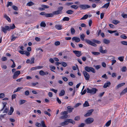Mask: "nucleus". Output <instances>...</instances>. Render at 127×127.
Wrapping results in <instances>:
<instances>
[{
	"label": "nucleus",
	"mask_w": 127,
	"mask_h": 127,
	"mask_svg": "<svg viewBox=\"0 0 127 127\" xmlns=\"http://www.w3.org/2000/svg\"><path fill=\"white\" fill-rule=\"evenodd\" d=\"M87 93H90L93 95L96 94L98 90L97 89L94 88H92L91 89L87 88Z\"/></svg>",
	"instance_id": "nucleus-1"
},
{
	"label": "nucleus",
	"mask_w": 127,
	"mask_h": 127,
	"mask_svg": "<svg viewBox=\"0 0 127 127\" xmlns=\"http://www.w3.org/2000/svg\"><path fill=\"white\" fill-rule=\"evenodd\" d=\"M68 113V112L67 111H64L63 112H62L60 113V115H62L60 117V119H65L67 118V114Z\"/></svg>",
	"instance_id": "nucleus-2"
},
{
	"label": "nucleus",
	"mask_w": 127,
	"mask_h": 127,
	"mask_svg": "<svg viewBox=\"0 0 127 127\" xmlns=\"http://www.w3.org/2000/svg\"><path fill=\"white\" fill-rule=\"evenodd\" d=\"M85 69L88 72L91 71L94 73H95V71L94 69L92 67L86 66L85 67Z\"/></svg>",
	"instance_id": "nucleus-3"
},
{
	"label": "nucleus",
	"mask_w": 127,
	"mask_h": 127,
	"mask_svg": "<svg viewBox=\"0 0 127 127\" xmlns=\"http://www.w3.org/2000/svg\"><path fill=\"white\" fill-rule=\"evenodd\" d=\"M94 119L92 118H89L85 120V121L87 124H89L92 123L94 121Z\"/></svg>",
	"instance_id": "nucleus-4"
},
{
	"label": "nucleus",
	"mask_w": 127,
	"mask_h": 127,
	"mask_svg": "<svg viewBox=\"0 0 127 127\" xmlns=\"http://www.w3.org/2000/svg\"><path fill=\"white\" fill-rule=\"evenodd\" d=\"M85 41L86 43L89 45L94 47H96L97 46L96 44H95L94 43L92 42L89 39H86L85 40Z\"/></svg>",
	"instance_id": "nucleus-5"
},
{
	"label": "nucleus",
	"mask_w": 127,
	"mask_h": 127,
	"mask_svg": "<svg viewBox=\"0 0 127 127\" xmlns=\"http://www.w3.org/2000/svg\"><path fill=\"white\" fill-rule=\"evenodd\" d=\"M36 126L38 127H46V126L45 125L44 123V121H42L41 122V124L39 123H36Z\"/></svg>",
	"instance_id": "nucleus-6"
},
{
	"label": "nucleus",
	"mask_w": 127,
	"mask_h": 127,
	"mask_svg": "<svg viewBox=\"0 0 127 127\" xmlns=\"http://www.w3.org/2000/svg\"><path fill=\"white\" fill-rule=\"evenodd\" d=\"M10 30V28L9 26H6L5 27H2L1 28V31L4 33H6L7 31H9Z\"/></svg>",
	"instance_id": "nucleus-7"
},
{
	"label": "nucleus",
	"mask_w": 127,
	"mask_h": 127,
	"mask_svg": "<svg viewBox=\"0 0 127 127\" xmlns=\"http://www.w3.org/2000/svg\"><path fill=\"white\" fill-rule=\"evenodd\" d=\"M79 7L81 9H86L90 7V6L88 5L81 4L79 5Z\"/></svg>",
	"instance_id": "nucleus-8"
},
{
	"label": "nucleus",
	"mask_w": 127,
	"mask_h": 127,
	"mask_svg": "<svg viewBox=\"0 0 127 127\" xmlns=\"http://www.w3.org/2000/svg\"><path fill=\"white\" fill-rule=\"evenodd\" d=\"M83 73L86 80H88L90 78V76L89 74L86 71H83Z\"/></svg>",
	"instance_id": "nucleus-9"
},
{
	"label": "nucleus",
	"mask_w": 127,
	"mask_h": 127,
	"mask_svg": "<svg viewBox=\"0 0 127 127\" xmlns=\"http://www.w3.org/2000/svg\"><path fill=\"white\" fill-rule=\"evenodd\" d=\"M73 52L75 54L76 56L78 57H79L82 55L81 53V52L79 51H73Z\"/></svg>",
	"instance_id": "nucleus-10"
},
{
	"label": "nucleus",
	"mask_w": 127,
	"mask_h": 127,
	"mask_svg": "<svg viewBox=\"0 0 127 127\" xmlns=\"http://www.w3.org/2000/svg\"><path fill=\"white\" fill-rule=\"evenodd\" d=\"M20 73V71L18 70L15 72L13 76V79H14L17 78Z\"/></svg>",
	"instance_id": "nucleus-11"
},
{
	"label": "nucleus",
	"mask_w": 127,
	"mask_h": 127,
	"mask_svg": "<svg viewBox=\"0 0 127 127\" xmlns=\"http://www.w3.org/2000/svg\"><path fill=\"white\" fill-rule=\"evenodd\" d=\"M94 110L93 109H91L89 110L87 113L84 115L85 117H87L90 116L91 115L92 112L94 111Z\"/></svg>",
	"instance_id": "nucleus-12"
},
{
	"label": "nucleus",
	"mask_w": 127,
	"mask_h": 127,
	"mask_svg": "<svg viewBox=\"0 0 127 127\" xmlns=\"http://www.w3.org/2000/svg\"><path fill=\"white\" fill-rule=\"evenodd\" d=\"M39 74L40 75L43 76L48 75V72L47 71L44 72L42 70H41L39 72Z\"/></svg>",
	"instance_id": "nucleus-13"
},
{
	"label": "nucleus",
	"mask_w": 127,
	"mask_h": 127,
	"mask_svg": "<svg viewBox=\"0 0 127 127\" xmlns=\"http://www.w3.org/2000/svg\"><path fill=\"white\" fill-rule=\"evenodd\" d=\"M72 41H75L76 42H79L80 41V39L79 37H74L72 38Z\"/></svg>",
	"instance_id": "nucleus-14"
},
{
	"label": "nucleus",
	"mask_w": 127,
	"mask_h": 127,
	"mask_svg": "<svg viewBox=\"0 0 127 127\" xmlns=\"http://www.w3.org/2000/svg\"><path fill=\"white\" fill-rule=\"evenodd\" d=\"M99 51L102 53H105L107 52V50H103V48L102 46H100L99 49Z\"/></svg>",
	"instance_id": "nucleus-15"
},
{
	"label": "nucleus",
	"mask_w": 127,
	"mask_h": 127,
	"mask_svg": "<svg viewBox=\"0 0 127 127\" xmlns=\"http://www.w3.org/2000/svg\"><path fill=\"white\" fill-rule=\"evenodd\" d=\"M68 124V122L67 119L61 123L60 124V125L62 126H64L67 125Z\"/></svg>",
	"instance_id": "nucleus-16"
},
{
	"label": "nucleus",
	"mask_w": 127,
	"mask_h": 127,
	"mask_svg": "<svg viewBox=\"0 0 127 127\" xmlns=\"http://www.w3.org/2000/svg\"><path fill=\"white\" fill-rule=\"evenodd\" d=\"M55 28L57 29L60 30L62 29V26L61 25H56L55 26Z\"/></svg>",
	"instance_id": "nucleus-17"
},
{
	"label": "nucleus",
	"mask_w": 127,
	"mask_h": 127,
	"mask_svg": "<svg viewBox=\"0 0 127 127\" xmlns=\"http://www.w3.org/2000/svg\"><path fill=\"white\" fill-rule=\"evenodd\" d=\"M111 85V83L109 81H108L107 82L105 83L103 86V87L104 88H106L109 86H110Z\"/></svg>",
	"instance_id": "nucleus-18"
},
{
	"label": "nucleus",
	"mask_w": 127,
	"mask_h": 127,
	"mask_svg": "<svg viewBox=\"0 0 127 127\" xmlns=\"http://www.w3.org/2000/svg\"><path fill=\"white\" fill-rule=\"evenodd\" d=\"M67 120L68 122V123H72L73 125H74L75 124V122L71 119H67Z\"/></svg>",
	"instance_id": "nucleus-19"
},
{
	"label": "nucleus",
	"mask_w": 127,
	"mask_h": 127,
	"mask_svg": "<svg viewBox=\"0 0 127 127\" xmlns=\"http://www.w3.org/2000/svg\"><path fill=\"white\" fill-rule=\"evenodd\" d=\"M110 3V2H109L105 4L101 8H105L107 9L109 6Z\"/></svg>",
	"instance_id": "nucleus-20"
},
{
	"label": "nucleus",
	"mask_w": 127,
	"mask_h": 127,
	"mask_svg": "<svg viewBox=\"0 0 127 127\" xmlns=\"http://www.w3.org/2000/svg\"><path fill=\"white\" fill-rule=\"evenodd\" d=\"M103 42L104 44H108L110 43V41L108 40L104 39L103 40Z\"/></svg>",
	"instance_id": "nucleus-21"
},
{
	"label": "nucleus",
	"mask_w": 127,
	"mask_h": 127,
	"mask_svg": "<svg viewBox=\"0 0 127 127\" xmlns=\"http://www.w3.org/2000/svg\"><path fill=\"white\" fill-rule=\"evenodd\" d=\"M65 93V91L64 90H62L61 91L60 93L59 94V95L60 96H64Z\"/></svg>",
	"instance_id": "nucleus-22"
},
{
	"label": "nucleus",
	"mask_w": 127,
	"mask_h": 127,
	"mask_svg": "<svg viewBox=\"0 0 127 127\" xmlns=\"http://www.w3.org/2000/svg\"><path fill=\"white\" fill-rule=\"evenodd\" d=\"M14 110V109L12 107H10V110L9 112L8 113V115H11L12 114Z\"/></svg>",
	"instance_id": "nucleus-23"
},
{
	"label": "nucleus",
	"mask_w": 127,
	"mask_h": 127,
	"mask_svg": "<svg viewBox=\"0 0 127 127\" xmlns=\"http://www.w3.org/2000/svg\"><path fill=\"white\" fill-rule=\"evenodd\" d=\"M127 92V87L120 94V95H121L125 94Z\"/></svg>",
	"instance_id": "nucleus-24"
},
{
	"label": "nucleus",
	"mask_w": 127,
	"mask_h": 127,
	"mask_svg": "<svg viewBox=\"0 0 127 127\" xmlns=\"http://www.w3.org/2000/svg\"><path fill=\"white\" fill-rule=\"evenodd\" d=\"M34 3L32 1H30L28 2L26 5L27 6H31L32 5H34Z\"/></svg>",
	"instance_id": "nucleus-25"
},
{
	"label": "nucleus",
	"mask_w": 127,
	"mask_h": 127,
	"mask_svg": "<svg viewBox=\"0 0 127 127\" xmlns=\"http://www.w3.org/2000/svg\"><path fill=\"white\" fill-rule=\"evenodd\" d=\"M125 84V83H123L119 84L116 87V89H118L119 88L121 87L124 86Z\"/></svg>",
	"instance_id": "nucleus-26"
},
{
	"label": "nucleus",
	"mask_w": 127,
	"mask_h": 127,
	"mask_svg": "<svg viewBox=\"0 0 127 127\" xmlns=\"http://www.w3.org/2000/svg\"><path fill=\"white\" fill-rule=\"evenodd\" d=\"M4 17L9 22H10L11 21V19L6 14H5L4 16Z\"/></svg>",
	"instance_id": "nucleus-27"
},
{
	"label": "nucleus",
	"mask_w": 127,
	"mask_h": 127,
	"mask_svg": "<svg viewBox=\"0 0 127 127\" xmlns=\"http://www.w3.org/2000/svg\"><path fill=\"white\" fill-rule=\"evenodd\" d=\"M62 13V12H61L60 11L58 10L55 11L53 12V15H57L58 14H61Z\"/></svg>",
	"instance_id": "nucleus-28"
},
{
	"label": "nucleus",
	"mask_w": 127,
	"mask_h": 127,
	"mask_svg": "<svg viewBox=\"0 0 127 127\" xmlns=\"http://www.w3.org/2000/svg\"><path fill=\"white\" fill-rule=\"evenodd\" d=\"M53 16V14L52 13H46L45 17H52Z\"/></svg>",
	"instance_id": "nucleus-29"
},
{
	"label": "nucleus",
	"mask_w": 127,
	"mask_h": 127,
	"mask_svg": "<svg viewBox=\"0 0 127 127\" xmlns=\"http://www.w3.org/2000/svg\"><path fill=\"white\" fill-rule=\"evenodd\" d=\"M46 24L44 21L42 22L40 24V26L41 27H45L46 26Z\"/></svg>",
	"instance_id": "nucleus-30"
},
{
	"label": "nucleus",
	"mask_w": 127,
	"mask_h": 127,
	"mask_svg": "<svg viewBox=\"0 0 127 127\" xmlns=\"http://www.w3.org/2000/svg\"><path fill=\"white\" fill-rule=\"evenodd\" d=\"M66 13L67 14H72L74 13V11L70 10H67L66 12Z\"/></svg>",
	"instance_id": "nucleus-31"
},
{
	"label": "nucleus",
	"mask_w": 127,
	"mask_h": 127,
	"mask_svg": "<svg viewBox=\"0 0 127 127\" xmlns=\"http://www.w3.org/2000/svg\"><path fill=\"white\" fill-rule=\"evenodd\" d=\"M26 102V101L25 100H21L19 101V104L20 105H22Z\"/></svg>",
	"instance_id": "nucleus-32"
},
{
	"label": "nucleus",
	"mask_w": 127,
	"mask_h": 127,
	"mask_svg": "<svg viewBox=\"0 0 127 127\" xmlns=\"http://www.w3.org/2000/svg\"><path fill=\"white\" fill-rule=\"evenodd\" d=\"M84 107H86L89 106L88 102L87 101H86L83 105Z\"/></svg>",
	"instance_id": "nucleus-33"
},
{
	"label": "nucleus",
	"mask_w": 127,
	"mask_h": 127,
	"mask_svg": "<svg viewBox=\"0 0 127 127\" xmlns=\"http://www.w3.org/2000/svg\"><path fill=\"white\" fill-rule=\"evenodd\" d=\"M67 109L68 110V111L70 113L72 111V110L73 109V108H71L70 106H68L67 107Z\"/></svg>",
	"instance_id": "nucleus-34"
},
{
	"label": "nucleus",
	"mask_w": 127,
	"mask_h": 127,
	"mask_svg": "<svg viewBox=\"0 0 127 127\" xmlns=\"http://www.w3.org/2000/svg\"><path fill=\"white\" fill-rule=\"evenodd\" d=\"M88 15L87 14L85 15L84 16L80 19L81 20H85L87 19L88 17Z\"/></svg>",
	"instance_id": "nucleus-35"
},
{
	"label": "nucleus",
	"mask_w": 127,
	"mask_h": 127,
	"mask_svg": "<svg viewBox=\"0 0 127 127\" xmlns=\"http://www.w3.org/2000/svg\"><path fill=\"white\" fill-rule=\"evenodd\" d=\"M71 32L72 34H73L75 33V31L73 28H71L70 29Z\"/></svg>",
	"instance_id": "nucleus-36"
},
{
	"label": "nucleus",
	"mask_w": 127,
	"mask_h": 127,
	"mask_svg": "<svg viewBox=\"0 0 127 127\" xmlns=\"http://www.w3.org/2000/svg\"><path fill=\"white\" fill-rule=\"evenodd\" d=\"M81 39L83 41H84V38L85 37L84 34H82L80 36Z\"/></svg>",
	"instance_id": "nucleus-37"
},
{
	"label": "nucleus",
	"mask_w": 127,
	"mask_h": 127,
	"mask_svg": "<svg viewBox=\"0 0 127 127\" xmlns=\"http://www.w3.org/2000/svg\"><path fill=\"white\" fill-rule=\"evenodd\" d=\"M120 23V22L118 21L114 20L113 21L112 23L115 25H116Z\"/></svg>",
	"instance_id": "nucleus-38"
},
{
	"label": "nucleus",
	"mask_w": 127,
	"mask_h": 127,
	"mask_svg": "<svg viewBox=\"0 0 127 127\" xmlns=\"http://www.w3.org/2000/svg\"><path fill=\"white\" fill-rule=\"evenodd\" d=\"M92 53L94 55H100V53L99 52H92Z\"/></svg>",
	"instance_id": "nucleus-39"
},
{
	"label": "nucleus",
	"mask_w": 127,
	"mask_h": 127,
	"mask_svg": "<svg viewBox=\"0 0 127 127\" xmlns=\"http://www.w3.org/2000/svg\"><path fill=\"white\" fill-rule=\"evenodd\" d=\"M71 7L72 8H74L75 9H77L78 8V6L76 5H71Z\"/></svg>",
	"instance_id": "nucleus-40"
},
{
	"label": "nucleus",
	"mask_w": 127,
	"mask_h": 127,
	"mask_svg": "<svg viewBox=\"0 0 127 127\" xmlns=\"http://www.w3.org/2000/svg\"><path fill=\"white\" fill-rule=\"evenodd\" d=\"M111 120H110L108 121L106 124L105 126H109L111 124Z\"/></svg>",
	"instance_id": "nucleus-41"
},
{
	"label": "nucleus",
	"mask_w": 127,
	"mask_h": 127,
	"mask_svg": "<svg viewBox=\"0 0 127 127\" xmlns=\"http://www.w3.org/2000/svg\"><path fill=\"white\" fill-rule=\"evenodd\" d=\"M13 5V3L12 2H8L7 3V7H8L9 6H12Z\"/></svg>",
	"instance_id": "nucleus-42"
},
{
	"label": "nucleus",
	"mask_w": 127,
	"mask_h": 127,
	"mask_svg": "<svg viewBox=\"0 0 127 127\" xmlns=\"http://www.w3.org/2000/svg\"><path fill=\"white\" fill-rule=\"evenodd\" d=\"M127 68L126 66H124L121 69V71H122L125 72L127 70Z\"/></svg>",
	"instance_id": "nucleus-43"
},
{
	"label": "nucleus",
	"mask_w": 127,
	"mask_h": 127,
	"mask_svg": "<svg viewBox=\"0 0 127 127\" xmlns=\"http://www.w3.org/2000/svg\"><path fill=\"white\" fill-rule=\"evenodd\" d=\"M63 21H68L69 20V18L67 17H65L63 18Z\"/></svg>",
	"instance_id": "nucleus-44"
},
{
	"label": "nucleus",
	"mask_w": 127,
	"mask_h": 127,
	"mask_svg": "<svg viewBox=\"0 0 127 127\" xmlns=\"http://www.w3.org/2000/svg\"><path fill=\"white\" fill-rule=\"evenodd\" d=\"M61 63H62V66L64 67H65L67 66V64L65 62H62Z\"/></svg>",
	"instance_id": "nucleus-45"
},
{
	"label": "nucleus",
	"mask_w": 127,
	"mask_h": 127,
	"mask_svg": "<svg viewBox=\"0 0 127 127\" xmlns=\"http://www.w3.org/2000/svg\"><path fill=\"white\" fill-rule=\"evenodd\" d=\"M81 103H77L74 106V108H76L79 106L81 105Z\"/></svg>",
	"instance_id": "nucleus-46"
},
{
	"label": "nucleus",
	"mask_w": 127,
	"mask_h": 127,
	"mask_svg": "<svg viewBox=\"0 0 127 127\" xmlns=\"http://www.w3.org/2000/svg\"><path fill=\"white\" fill-rule=\"evenodd\" d=\"M80 119V117L79 116H76L74 118V120L75 121H79Z\"/></svg>",
	"instance_id": "nucleus-47"
},
{
	"label": "nucleus",
	"mask_w": 127,
	"mask_h": 127,
	"mask_svg": "<svg viewBox=\"0 0 127 127\" xmlns=\"http://www.w3.org/2000/svg\"><path fill=\"white\" fill-rule=\"evenodd\" d=\"M118 59L121 62H123L124 60V57H121L118 58Z\"/></svg>",
	"instance_id": "nucleus-48"
},
{
	"label": "nucleus",
	"mask_w": 127,
	"mask_h": 127,
	"mask_svg": "<svg viewBox=\"0 0 127 127\" xmlns=\"http://www.w3.org/2000/svg\"><path fill=\"white\" fill-rule=\"evenodd\" d=\"M94 67H95V68L96 69H98L100 68L101 67V66L99 65H94Z\"/></svg>",
	"instance_id": "nucleus-49"
},
{
	"label": "nucleus",
	"mask_w": 127,
	"mask_h": 127,
	"mask_svg": "<svg viewBox=\"0 0 127 127\" xmlns=\"http://www.w3.org/2000/svg\"><path fill=\"white\" fill-rule=\"evenodd\" d=\"M42 7L44 8V9L49 8V7L48 6L46 5H42L41 6Z\"/></svg>",
	"instance_id": "nucleus-50"
},
{
	"label": "nucleus",
	"mask_w": 127,
	"mask_h": 127,
	"mask_svg": "<svg viewBox=\"0 0 127 127\" xmlns=\"http://www.w3.org/2000/svg\"><path fill=\"white\" fill-rule=\"evenodd\" d=\"M122 16L124 18H127V14H126L123 13L122 14Z\"/></svg>",
	"instance_id": "nucleus-51"
},
{
	"label": "nucleus",
	"mask_w": 127,
	"mask_h": 127,
	"mask_svg": "<svg viewBox=\"0 0 127 127\" xmlns=\"http://www.w3.org/2000/svg\"><path fill=\"white\" fill-rule=\"evenodd\" d=\"M121 43L122 44L127 45V42L125 41H122L121 42Z\"/></svg>",
	"instance_id": "nucleus-52"
},
{
	"label": "nucleus",
	"mask_w": 127,
	"mask_h": 127,
	"mask_svg": "<svg viewBox=\"0 0 127 127\" xmlns=\"http://www.w3.org/2000/svg\"><path fill=\"white\" fill-rule=\"evenodd\" d=\"M17 38V37H14L13 35H12V38L11 39V41H14L16 38Z\"/></svg>",
	"instance_id": "nucleus-53"
},
{
	"label": "nucleus",
	"mask_w": 127,
	"mask_h": 127,
	"mask_svg": "<svg viewBox=\"0 0 127 127\" xmlns=\"http://www.w3.org/2000/svg\"><path fill=\"white\" fill-rule=\"evenodd\" d=\"M120 37L121 38L124 39H126L127 38V36L125 35L124 34L121 35Z\"/></svg>",
	"instance_id": "nucleus-54"
},
{
	"label": "nucleus",
	"mask_w": 127,
	"mask_h": 127,
	"mask_svg": "<svg viewBox=\"0 0 127 127\" xmlns=\"http://www.w3.org/2000/svg\"><path fill=\"white\" fill-rule=\"evenodd\" d=\"M12 7L14 10H15L17 11L18 10V7L15 6H12Z\"/></svg>",
	"instance_id": "nucleus-55"
},
{
	"label": "nucleus",
	"mask_w": 127,
	"mask_h": 127,
	"mask_svg": "<svg viewBox=\"0 0 127 127\" xmlns=\"http://www.w3.org/2000/svg\"><path fill=\"white\" fill-rule=\"evenodd\" d=\"M44 113L45 114L49 116H51V114L46 111H44Z\"/></svg>",
	"instance_id": "nucleus-56"
},
{
	"label": "nucleus",
	"mask_w": 127,
	"mask_h": 127,
	"mask_svg": "<svg viewBox=\"0 0 127 127\" xmlns=\"http://www.w3.org/2000/svg\"><path fill=\"white\" fill-rule=\"evenodd\" d=\"M5 96L4 94L3 93L0 94V98H3Z\"/></svg>",
	"instance_id": "nucleus-57"
},
{
	"label": "nucleus",
	"mask_w": 127,
	"mask_h": 127,
	"mask_svg": "<svg viewBox=\"0 0 127 127\" xmlns=\"http://www.w3.org/2000/svg\"><path fill=\"white\" fill-rule=\"evenodd\" d=\"M34 58H32L31 59V61L30 62V64H33L34 63Z\"/></svg>",
	"instance_id": "nucleus-58"
},
{
	"label": "nucleus",
	"mask_w": 127,
	"mask_h": 127,
	"mask_svg": "<svg viewBox=\"0 0 127 127\" xmlns=\"http://www.w3.org/2000/svg\"><path fill=\"white\" fill-rule=\"evenodd\" d=\"M93 41L94 42L97 44H100L101 43V42L99 41L96 40H93Z\"/></svg>",
	"instance_id": "nucleus-59"
},
{
	"label": "nucleus",
	"mask_w": 127,
	"mask_h": 127,
	"mask_svg": "<svg viewBox=\"0 0 127 127\" xmlns=\"http://www.w3.org/2000/svg\"><path fill=\"white\" fill-rule=\"evenodd\" d=\"M24 54H25L27 56H29L30 55V53L27 51H25Z\"/></svg>",
	"instance_id": "nucleus-60"
},
{
	"label": "nucleus",
	"mask_w": 127,
	"mask_h": 127,
	"mask_svg": "<svg viewBox=\"0 0 127 127\" xmlns=\"http://www.w3.org/2000/svg\"><path fill=\"white\" fill-rule=\"evenodd\" d=\"M60 42L59 41H57L55 43V45L56 46H58L60 45Z\"/></svg>",
	"instance_id": "nucleus-61"
},
{
	"label": "nucleus",
	"mask_w": 127,
	"mask_h": 127,
	"mask_svg": "<svg viewBox=\"0 0 127 127\" xmlns=\"http://www.w3.org/2000/svg\"><path fill=\"white\" fill-rule=\"evenodd\" d=\"M10 30L11 29H13L15 28V26L14 24H13L12 25L10 26Z\"/></svg>",
	"instance_id": "nucleus-62"
},
{
	"label": "nucleus",
	"mask_w": 127,
	"mask_h": 127,
	"mask_svg": "<svg viewBox=\"0 0 127 127\" xmlns=\"http://www.w3.org/2000/svg\"><path fill=\"white\" fill-rule=\"evenodd\" d=\"M50 90L51 91H52L53 92H54V93H56L57 92V90H55L53 89H50Z\"/></svg>",
	"instance_id": "nucleus-63"
},
{
	"label": "nucleus",
	"mask_w": 127,
	"mask_h": 127,
	"mask_svg": "<svg viewBox=\"0 0 127 127\" xmlns=\"http://www.w3.org/2000/svg\"><path fill=\"white\" fill-rule=\"evenodd\" d=\"M25 95H28L29 94V91L28 90H27L25 92Z\"/></svg>",
	"instance_id": "nucleus-64"
}]
</instances>
